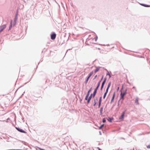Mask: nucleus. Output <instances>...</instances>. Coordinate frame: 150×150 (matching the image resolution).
Masks as SVG:
<instances>
[{
	"mask_svg": "<svg viewBox=\"0 0 150 150\" xmlns=\"http://www.w3.org/2000/svg\"><path fill=\"white\" fill-rule=\"evenodd\" d=\"M111 83L110 82H109L108 83V85L107 88L106 89V91L105 92V93H104V96H103V98L104 99L105 98V97H106V94H107L108 93V89H109V88H110V86L111 85Z\"/></svg>",
	"mask_w": 150,
	"mask_h": 150,
	"instance_id": "obj_1",
	"label": "nucleus"
},
{
	"mask_svg": "<svg viewBox=\"0 0 150 150\" xmlns=\"http://www.w3.org/2000/svg\"><path fill=\"white\" fill-rule=\"evenodd\" d=\"M127 91V90H126L123 92H121V94H120V99H124V96L126 94Z\"/></svg>",
	"mask_w": 150,
	"mask_h": 150,
	"instance_id": "obj_2",
	"label": "nucleus"
},
{
	"mask_svg": "<svg viewBox=\"0 0 150 150\" xmlns=\"http://www.w3.org/2000/svg\"><path fill=\"white\" fill-rule=\"evenodd\" d=\"M6 27V25H4L0 26V33Z\"/></svg>",
	"mask_w": 150,
	"mask_h": 150,
	"instance_id": "obj_3",
	"label": "nucleus"
},
{
	"mask_svg": "<svg viewBox=\"0 0 150 150\" xmlns=\"http://www.w3.org/2000/svg\"><path fill=\"white\" fill-rule=\"evenodd\" d=\"M56 37V34L55 33L52 34L51 35V38L52 40H54Z\"/></svg>",
	"mask_w": 150,
	"mask_h": 150,
	"instance_id": "obj_4",
	"label": "nucleus"
},
{
	"mask_svg": "<svg viewBox=\"0 0 150 150\" xmlns=\"http://www.w3.org/2000/svg\"><path fill=\"white\" fill-rule=\"evenodd\" d=\"M16 129L19 131L20 132H23L24 133H26V132H25V131L21 129L16 127Z\"/></svg>",
	"mask_w": 150,
	"mask_h": 150,
	"instance_id": "obj_5",
	"label": "nucleus"
},
{
	"mask_svg": "<svg viewBox=\"0 0 150 150\" xmlns=\"http://www.w3.org/2000/svg\"><path fill=\"white\" fill-rule=\"evenodd\" d=\"M125 114V112H122L121 116L119 118L120 120H123V119L124 117Z\"/></svg>",
	"mask_w": 150,
	"mask_h": 150,
	"instance_id": "obj_6",
	"label": "nucleus"
},
{
	"mask_svg": "<svg viewBox=\"0 0 150 150\" xmlns=\"http://www.w3.org/2000/svg\"><path fill=\"white\" fill-rule=\"evenodd\" d=\"M106 78H105L104 79V80L103 81V83H102V86H101V90L102 89V88H103L104 85V84H105V82H106Z\"/></svg>",
	"mask_w": 150,
	"mask_h": 150,
	"instance_id": "obj_7",
	"label": "nucleus"
},
{
	"mask_svg": "<svg viewBox=\"0 0 150 150\" xmlns=\"http://www.w3.org/2000/svg\"><path fill=\"white\" fill-rule=\"evenodd\" d=\"M98 101V99L97 98H95L94 100V104L93 106H95L96 105L97 102Z\"/></svg>",
	"mask_w": 150,
	"mask_h": 150,
	"instance_id": "obj_8",
	"label": "nucleus"
},
{
	"mask_svg": "<svg viewBox=\"0 0 150 150\" xmlns=\"http://www.w3.org/2000/svg\"><path fill=\"white\" fill-rule=\"evenodd\" d=\"M97 90V89H96V88L94 90V91L93 93V97H94V96H95V95L96 93Z\"/></svg>",
	"mask_w": 150,
	"mask_h": 150,
	"instance_id": "obj_9",
	"label": "nucleus"
},
{
	"mask_svg": "<svg viewBox=\"0 0 150 150\" xmlns=\"http://www.w3.org/2000/svg\"><path fill=\"white\" fill-rule=\"evenodd\" d=\"M115 92H114V93L113 94V96L112 97V99L111 100V102H112L113 101V100L115 98Z\"/></svg>",
	"mask_w": 150,
	"mask_h": 150,
	"instance_id": "obj_10",
	"label": "nucleus"
},
{
	"mask_svg": "<svg viewBox=\"0 0 150 150\" xmlns=\"http://www.w3.org/2000/svg\"><path fill=\"white\" fill-rule=\"evenodd\" d=\"M135 103H137V105H138L139 104V103L138 102V98H136L135 100Z\"/></svg>",
	"mask_w": 150,
	"mask_h": 150,
	"instance_id": "obj_11",
	"label": "nucleus"
},
{
	"mask_svg": "<svg viewBox=\"0 0 150 150\" xmlns=\"http://www.w3.org/2000/svg\"><path fill=\"white\" fill-rule=\"evenodd\" d=\"M103 107H101V108H100V115H102V112H103Z\"/></svg>",
	"mask_w": 150,
	"mask_h": 150,
	"instance_id": "obj_12",
	"label": "nucleus"
},
{
	"mask_svg": "<svg viewBox=\"0 0 150 150\" xmlns=\"http://www.w3.org/2000/svg\"><path fill=\"white\" fill-rule=\"evenodd\" d=\"M17 20V17L16 16L14 20V25H15L16 24Z\"/></svg>",
	"mask_w": 150,
	"mask_h": 150,
	"instance_id": "obj_13",
	"label": "nucleus"
},
{
	"mask_svg": "<svg viewBox=\"0 0 150 150\" xmlns=\"http://www.w3.org/2000/svg\"><path fill=\"white\" fill-rule=\"evenodd\" d=\"M141 5L146 7H150V5H147L146 4H141Z\"/></svg>",
	"mask_w": 150,
	"mask_h": 150,
	"instance_id": "obj_14",
	"label": "nucleus"
},
{
	"mask_svg": "<svg viewBox=\"0 0 150 150\" xmlns=\"http://www.w3.org/2000/svg\"><path fill=\"white\" fill-rule=\"evenodd\" d=\"M107 120L109 122H111L112 120V119L110 117H108V118Z\"/></svg>",
	"mask_w": 150,
	"mask_h": 150,
	"instance_id": "obj_15",
	"label": "nucleus"
},
{
	"mask_svg": "<svg viewBox=\"0 0 150 150\" xmlns=\"http://www.w3.org/2000/svg\"><path fill=\"white\" fill-rule=\"evenodd\" d=\"M92 88H91L88 91V92L87 94V95H89V93L91 92V91H92Z\"/></svg>",
	"mask_w": 150,
	"mask_h": 150,
	"instance_id": "obj_16",
	"label": "nucleus"
},
{
	"mask_svg": "<svg viewBox=\"0 0 150 150\" xmlns=\"http://www.w3.org/2000/svg\"><path fill=\"white\" fill-rule=\"evenodd\" d=\"M100 84V82H99L98 83V85H97V86L96 88V89H98V88H99Z\"/></svg>",
	"mask_w": 150,
	"mask_h": 150,
	"instance_id": "obj_17",
	"label": "nucleus"
},
{
	"mask_svg": "<svg viewBox=\"0 0 150 150\" xmlns=\"http://www.w3.org/2000/svg\"><path fill=\"white\" fill-rule=\"evenodd\" d=\"M12 21H11V23H10V25L9 27V29H11L12 27Z\"/></svg>",
	"mask_w": 150,
	"mask_h": 150,
	"instance_id": "obj_18",
	"label": "nucleus"
},
{
	"mask_svg": "<svg viewBox=\"0 0 150 150\" xmlns=\"http://www.w3.org/2000/svg\"><path fill=\"white\" fill-rule=\"evenodd\" d=\"M90 76H88L87 77V78L86 80V83H87L88 81V80L89 79V78H90Z\"/></svg>",
	"mask_w": 150,
	"mask_h": 150,
	"instance_id": "obj_19",
	"label": "nucleus"
},
{
	"mask_svg": "<svg viewBox=\"0 0 150 150\" xmlns=\"http://www.w3.org/2000/svg\"><path fill=\"white\" fill-rule=\"evenodd\" d=\"M92 95H93V94H91V95H90V96L88 98V99L91 100L92 98Z\"/></svg>",
	"mask_w": 150,
	"mask_h": 150,
	"instance_id": "obj_20",
	"label": "nucleus"
},
{
	"mask_svg": "<svg viewBox=\"0 0 150 150\" xmlns=\"http://www.w3.org/2000/svg\"><path fill=\"white\" fill-rule=\"evenodd\" d=\"M93 72L92 71L90 73L89 76L90 77L92 75V74H93Z\"/></svg>",
	"mask_w": 150,
	"mask_h": 150,
	"instance_id": "obj_21",
	"label": "nucleus"
},
{
	"mask_svg": "<svg viewBox=\"0 0 150 150\" xmlns=\"http://www.w3.org/2000/svg\"><path fill=\"white\" fill-rule=\"evenodd\" d=\"M99 70V68H96L95 70V73H96V72H97L98 70Z\"/></svg>",
	"mask_w": 150,
	"mask_h": 150,
	"instance_id": "obj_22",
	"label": "nucleus"
},
{
	"mask_svg": "<svg viewBox=\"0 0 150 150\" xmlns=\"http://www.w3.org/2000/svg\"><path fill=\"white\" fill-rule=\"evenodd\" d=\"M88 96H89V95L87 94V95L86 96V97L85 98V100H87L88 99Z\"/></svg>",
	"mask_w": 150,
	"mask_h": 150,
	"instance_id": "obj_23",
	"label": "nucleus"
},
{
	"mask_svg": "<svg viewBox=\"0 0 150 150\" xmlns=\"http://www.w3.org/2000/svg\"><path fill=\"white\" fill-rule=\"evenodd\" d=\"M101 102H99V104H98V108H100V106L101 105Z\"/></svg>",
	"mask_w": 150,
	"mask_h": 150,
	"instance_id": "obj_24",
	"label": "nucleus"
},
{
	"mask_svg": "<svg viewBox=\"0 0 150 150\" xmlns=\"http://www.w3.org/2000/svg\"><path fill=\"white\" fill-rule=\"evenodd\" d=\"M94 39H95V41H96L97 40V39H98V37H97V36H96L95 37V38H94Z\"/></svg>",
	"mask_w": 150,
	"mask_h": 150,
	"instance_id": "obj_25",
	"label": "nucleus"
},
{
	"mask_svg": "<svg viewBox=\"0 0 150 150\" xmlns=\"http://www.w3.org/2000/svg\"><path fill=\"white\" fill-rule=\"evenodd\" d=\"M147 148L148 149H150V145H148L147 146Z\"/></svg>",
	"mask_w": 150,
	"mask_h": 150,
	"instance_id": "obj_26",
	"label": "nucleus"
},
{
	"mask_svg": "<svg viewBox=\"0 0 150 150\" xmlns=\"http://www.w3.org/2000/svg\"><path fill=\"white\" fill-rule=\"evenodd\" d=\"M106 122V120L105 119H103V123L105 122Z\"/></svg>",
	"mask_w": 150,
	"mask_h": 150,
	"instance_id": "obj_27",
	"label": "nucleus"
},
{
	"mask_svg": "<svg viewBox=\"0 0 150 150\" xmlns=\"http://www.w3.org/2000/svg\"><path fill=\"white\" fill-rule=\"evenodd\" d=\"M103 125H101V126H100V127L99 128L100 129H101L102 128V127H103Z\"/></svg>",
	"mask_w": 150,
	"mask_h": 150,
	"instance_id": "obj_28",
	"label": "nucleus"
},
{
	"mask_svg": "<svg viewBox=\"0 0 150 150\" xmlns=\"http://www.w3.org/2000/svg\"><path fill=\"white\" fill-rule=\"evenodd\" d=\"M101 98H102V97H100V99H99V102H101Z\"/></svg>",
	"mask_w": 150,
	"mask_h": 150,
	"instance_id": "obj_29",
	"label": "nucleus"
},
{
	"mask_svg": "<svg viewBox=\"0 0 150 150\" xmlns=\"http://www.w3.org/2000/svg\"><path fill=\"white\" fill-rule=\"evenodd\" d=\"M107 75H108L109 76V78H110L111 77V76L109 74H107Z\"/></svg>",
	"mask_w": 150,
	"mask_h": 150,
	"instance_id": "obj_30",
	"label": "nucleus"
},
{
	"mask_svg": "<svg viewBox=\"0 0 150 150\" xmlns=\"http://www.w3.org/2000/svg\"><path fill=\"white\" fill-rule=\"evenodd\" d=\"M90 100L88 99V101H87V103H89L90 101Z\"/></svg>",
	"mask_w": 150,
	"mask_h": 150,
	"instance_id": "obj_31",
	"label": "nucleus"
},
{
	"mask_svg": "<svg viewBox=\"0 0 150 150\" xmlns=\"http://www.w3.org/2000/svg\"><path fill=\"white\" fill-rule=\"evenodd\" d=\"M97 76V75L95 76L94 77L95 79L96 77Z\"/></svg>",
	"mask_w": 150,
	"mask_h": 150,
	"instance_id": "obj_32",
	"label": "nucleus"
},
{
	"mask_svg": "<svg viewBox=\"0 0 150 150\" xmlns=\"http://www.w3.org/2000/svg\"><path fill=\"white\" fill-rule=\"evenodd\" d=\"M103 76L102 77V78L101 79V80H102V79H103Z\"/></svg>",
	"mask_w": 150,
	"mask_h": 150,
	"instance_id": "obj_33",
	"label": "nucleus"
},
{
	"mask_svg": "<svg viewBox=\"0 0 150 150\" xmlns=\"http://www.w3.org/2000/svg\"><path fill=\"white\" fill-rule=\"evenodd\" d=\"M102 80H100L99 82H101V81Z\"/></svg>",
	"mask_w": 150,
	"mask_h": 150,
	"instance_id": "obj_34",
	"label": "nucleus"
}]
</instances>
